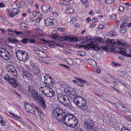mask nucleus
Here are the masks:
<instances>
[{"instance_id": "1", "label": "nucleus", "mask_w": 131, "mask_h": 131, "mask_svg": "<svg viewBox=\"0 0 131 131\" xmlns=\"http://www.w3.org/2000/svg\"><path fill=\"white\" fill-rule=\"evenodd\" d=\"M73 102L80 109L86 112L89 110V107L86 100L80 96H77L74 99Z\"/></svg>"}, {"instance_id": "2", "label": "nucleus", "mask_w": 131, "mask_h": 131, "mask_svg": "<svg viewBox=\"0 0 131 131\" xmlns=\"http://www.w3.org/2000/svg\"><path fill=\"white\" fill-rule=\"evenodd\" d=\"M64 111L60 107L55 108L52 111V115L53 117H55L59 123H62V118L65 115Z\"/></svg>"}, {"instance_id": "3", "label": "nucleus", "mask_w": 131, "mask_h": 131, "mask_svg": "<svg viewBox=\"0 0 131 131\" xmlns=\"http://www.w3.org/2000/svg\"><path fill=\"white\" fill-rule=\"evenodd\" d=\"M16 54L18 59L19 61L24 62L26 61L29 59V57L27 52L24 51L17 50L16 52Z\"/></svg>"}, {"instance_id": "4", "label": "nucleus", "mask_w": 131, "mask_h": 131, "mask_svg": "<svg viewBox=\"0 0 131 131\" xmlns=\"http://www.w3.org/2000/svg\"><path fill=\"white\" fill-rule=\"evenodd\" d=\"M4 79L13 88H16L18 86V83L17 80L14 79L8 74H6L5 75Z\"/></svg>"}, {"instance_id": "5", "label": "nucleus", "mask_w": 131, "mask_h": 131, "mask_svg": "<svg viewBox=\"0 0 131 131\" xmlns=\"http://www.w3.org/2000/svg\"><path fill=\"white\" fill-rule=\"evenodd\" d=\"M22 72L21 74L24 79L31 80V82L32 83V84H35L36 83V82H34V81L32 80L33 77L32 75L29 72L26 71L24 68L22 67Z\"/></svg>"}, {"instance_id": "6", "label": "nucleus", "mask_w": 131, "mask_h": 131, "mask_svg": "<svg viewBox=\"0 0 131 131\" xmlns=\"http://www.w3.org/2000/svg\"><path fill=\"white\" fill-rule=\"evenodd\" d=\"M44 78V82L46 85L48 86L53 85L55 84L54 79L49 74H47L43 76Z\"/></svg>"}, {"instance_id": "7", "label": "nucleus", "mask_w": 131, "mask_h": 131, "mask_svg": "<svg viewBox=\"0 0 131 131\" xmlns=\"http://www.w3.org/2000/svg\"><path fill=\"white\" fill-rule=\"evenodd\" d=\"M59 40L64 41H67L71 42H76L78 41H80L81 39L78 37H70L68 36L66 37H60Z\"/></svg>"}, {"instance_id": "8", "label": "nucleus", "mask_w": 131, "mask_h": 131, "mask_svg": "<svg viewBox=\"0 0 131 131\" xmlns=\"http://www.w3.org/2000/svg\"><path fill=\"white\" fill-rule=\"evenodd\" d=\"M10 55L8 52L5 49L0 48V57L6 60H8L10 58Z\"/></svg>"}, {"instance_id": "9", "label": "nucleus", "mask_w": 131, "mask_h": 131, "mask_svg": "<svg viewBox=\"0 0 131 131\" xmlns=\"http://www.w3.org/2000/svg\"><path fill=\"white\" fill-rule=\"evenodd\" d=\"M85 49L87 50H99L100 48L95 42L88 43L85 47Z\"/></svg>"}, {"instance_id": "10", "label": "nucleus", "mask_w": 131, "mask_h": 131, "mask_svg": "<svg viewBox=\"0 0 131 131\" xmlns=\"http://www.w3.org/2000/svg\"><path fill=\"white\" fill-rule=\"evenodd\" d=\"M6 69L10 74L13 76L17 75V71L14 66L10 64L8 65Z\"/></svg>"}, {"instance_id": "11", "label": "nucleus", "mask_w": 131, "mask_h": 131, "mask_svg": "<svg viewBox=\"0 0 131 131\" xmlns=\"http://www.w3.org/2000/svg\"><path fill=\"white\" fill-rule=\"evenodd\" d=\"M25 110L32 114H34L35 113V111L34 108L32 105L27 102H26L24 104Z\"/></svg>"}, {"instance_id": "12", "label": "nucleus", "mask_w": 131, "mask_h": 131, "mask_svg": "<svg viewBox=\"0 0 131 131\" xmlns=\"http://www.w3.org/2000/svg\"><path fill=\"white\" fill-rule=\"evenodd\" d=\"M84 127L86 128L89 129L91 130L93 129L94 125L93 122L90 119H88L85 121L84 123Z\"/></svg>"}, {"instance_id": "13", "label": "nucleus", "mask_w": 131, "mask_h": 131, "mask_svg": "<svg viewBox=\"0 0 131 131\" xmlns=\"http://www.w3.org/2000/svg\"><path fill=\"white\" fill-rule=\"evenodd\" d=\"M74 117H75L73 115H71L70 114H68L67 115V114L65 113V115L62 118V123H64L66 125H67V122H66V119H69L70 118L72 119Z\"/></svg>"}, {"instance_id": "14", "label": "nucleus", "mask_w": 131, "mask_h": 131, "mask_svg": "<svg viewBox=\"0 0 131 131\" xmlns=\"http://www.w3.org/2000/svg\"><path fill=\"white\" fill-rule=\"evenodd\" d=\"M18 10L17 8H14L11 11L8 13V15L11 18L13 17L19 13Z\"/></svg>"}, {"instance_id": "15", "label": "nucleus", "mask_w": 131, "mask_h": 131, "mask_svg": "<svg viewBox=\"0 0 131 131\" xmlns=\"http://www.w3.org/2000/svg\"><path fill=\"white\" fill-rule=\"evenodd\" d=\"M54 20L47 18L45 20V24L46 26H49L51 25H55Z\"/></svg>"}, {"instance_id": "16", "label": "nucleus", "mask_w": 131, "mask_h": 131, "mask_svg": "<svg viewBox=\"0 0 131 131\" xmlns=\"http://www.w3.org/2000/svg\"><path fill=\"white\" fill-rule=\"evenodd\" d=\"M32 71L36 75L39 73L40 72V70L39 68L37 66L35 65L32 66Z\"/></svg>"}, {"instance_id": "17", "label": "nucleus", "mask_w": 131, "mask_h": 131, "mask_svg": "<svg viewBox=\"0 0 131 131\" xmlns=\"http://www.w3.org/2000/svg\"><path fill=\"white\" fill-rule=\"evenodd\" d=\"M35 99V100L38 101V103L43 99V97H42L40 96H39L38 93L36 91H34V94L33 95Z\"/></svg>"}, {"instance_id": "18", "label": "nucleus", "mask_w": 131, "mask_h": 131, "mask_svg": "<svg viewBox=\"0 0 131 131\" xmlns=\"http://www.w3.org/2000/svg\"><path fill=\"white\" fill-rule=\"evenodd\" d=\"M43 42L45 43H48V46L51 48H53L54 46L55 42L53 41H47L44 39H42L41 40Z\"/></svg>"}, {"instance_id": "19", "label": "nucleus", "mask_w": 131, "mask_h": 131, "mask_svg": "<svg viewBox=\"0 0 131 131\" xmlns=\"http://www.w3.org/2000/svg\"><path fill=\"white\" fill-rule=\"evenodd\" d=\"M68 120V122H67V125L72 123H76L78 124V121L77 119L75 117H74L72 119H66V120Z\"/></svg>"}, {"instance_id": "20", "label": "nucleus", "mask_w": 131, "mask_h": 131, "mask_svg": "<svg viewBox=\"0 0 131 131\" xmlns=\"http://www.w3.org/2000/svg\"><path fill=\"white\" fill-rule=\"evenodd\" d=\"M10 114L11 115L14 117L15 118H17L18 120L21 123L24 125H26V124L25 122L22 120H21V118L18 116V115L15 114L14 113H10Z\"/></svg>"}, {"instance_id": "21", "label": "nucleus", "mask_w": 131, "mask_h": 131, "mask_svg": "<svg viewBox=\"0 0 131 131\" xmlns=\"http://www.w3.org/2000/svg\"><path fill=\"white\" fill-rule=\"evenodd\" d=\"M50 93H52L53 95H54V92L53 91L52 89H50L49 88H46L43 92L42 93V94H49Z\"/></svg>"}, {"instance_id": "22", "label": "nucleus", "mask_w": 131, "mask_h": 131, "mask_svg": "<svg viewBox=\"0 0 131 131\" xmlns=\"http://www.w3.org/2000/svg\"><path fill=\"white\" fill-rule=\"evenodd\" d=\"M38 103H39L40 106H41L44 109L46 108L47 106L46 105V102L45 101L44 99Z\"/></svg>"}, {"instance_id": "23", "label": "nucleus", "mask_w": 131, "mask_h": 131, "mask_svg": "<svg viewBox=\"0 0 131 131\" xmlns=\"http://www.w3.org/2000/svg\"><path fill=\"white\" fill-rule=\"evenodd\" d=\"M125 50L124 49H121L119 53L127 57H131V54H129L125 52L124 51Z\"/></svg>"}, {"instance_id": "24", "label": "nucleus", "mask_w": 131, "mask_h": 131, "mask_svg": "<svg viewBox=\"0 0 131 131\" xmlns=\"http://www.w3.org/2000/svg\"><path fill=\"white\" fill-rule=\"evenodd\" d=\"M68 92L70 94L69 96L72 97L73 95H74L75 94V92L74 90L70 88V89L68 91Z\"/></svg>"}, {"instance_id": "25", "label": "nucleus", "mask_w": 131, "mask_h": 131, "mask_svg": "<svg viewBox=\"0 0 131 131\" xmlns=\"http://www.w3.org/2000/svg\"><path fill=\"white\" fill-rule=\"evenodd\" d=\"M8 39L9 41L10 42L15 44L20 43V42L19 41V40H17L14 39L10 38H8Z\"/></svg>"}, {"instance_id": "26", "label": "nucleus", "mask_w": 131, "mask_h": 131, "mask_svg": "<svg viewBox=\"0 0 131 131\" xmlns=\"http://www.w3.org/2000/svg\"><path fill=\"white\" fill-rule=\"evenodd\" d=\"M67 99L65 100L64 102H63L62 104L66 106H68L69 105L70 102L69 99L68 97Z\"/></svg>"}, {"instance_id": "27", "label": "nucleus", "mask_w": 131, "mask_h": 131, "mask_svg": "<svg viewBox=\"0 0 131 131\" xmlns=\"http://www.w3.org/2000/svg\"><path fill=\"white\" fill-rule=\"evenodd\" d=\"M29 39L25 38L19 41L21 42V43H22L24 44H27L29 43Z\"/></svg>"}, {"instance_id": "28", "label": "nucleus", "mask_w": 131, "mask_h": 131, "mask_svg": "<svg viewBox=\"0 0 131 131\" xmlns=\"http://www.w3.org/2000/svg\"><path fill=\"white\" fill-rule=\"evenodd\" d=\"M6 122L4 120V119L2 117H0V124L1 125L4 127L5 126Z\"/></svg>"}, {"instance_id": "29", "label": "nucleus", "mask_w": 131, "mask_h": 131, "mask_svg": "<svg viewBox=\"0 0 131 131\" xmlns=\"http://www.w3.org/2000/svg\"><path fill=\"white\" fill-rule=\"evenodd\" d=\"M39 56L41 57L45 58L46 57L47 55L45 52L40 51Z\"/></svg>"}, {"instance_id": "30", "label": "nucleus", "mask_w": 131, "mask_h": 131, "mask_svg": "<svg viewBox=\"0 0 131 131\" xmlns=\"http://www.w3.org/2000/svg\"><path fill=\"white\" fill-rule=\"evenodd\" d=\"M41 9L42 10L43 12L44 13H47V5H42Z\"/></svg>"}, {"instance_id": "31", "label": "nucleus", "mask_w": 131, "mask_h": 131, "mask_svg": "<svg viewBox=\"0 0 131 131\" xmlns=\"http://www.w3.org/2000/svg\"><path fill=\"white\" fill-rule=\"evenodd\" d=\"M33 15L34 16L36 17L38 16H41L40 17H42V16L39 12H37L36 11H34L33 13Z\"/></svg>"}, {"instance_id": "32", "label": "nucleus", "mask_w": 131, "mask_h": 131, "mask_svg": "<svg viewBox=\"0 0 131 131\" xmlns=\"http://www.w3.org/2000/svg\"><path fill=\"white\" fill-rule=\"evenodd\" d=\"M116 42L119 45H125L126 44L125 41L123 40H119L118 39Z\"/></svg>"}, {"instance_id": "33", "label": "nucleus", "mask_w": 131, "mask_h": 131, "mask_svg": "<svg viewBox=\"0 0 131 131\" xmlns=\"http://www.w3.org/2000/svg\"><path fill=\"white\" fill-rule=\"evenodd\" d=\"M81 1L85 6V7H87L89 6V4L88 3V1L87 0H81Z\"/></svg>"}, {"instance_id": "34", "label": "nucleus", "mask_w": 131, "mask_h": 131, "mask_svg": "<svg viewBox=\"0 0 131 131\" xmlns=\"http://www.w3.org/2000/svg\"><path fill=\"white\" fill-rule=\"evenodd\" d=\"M77 54L78 55L81 56H83L85 54V52L83 51H78Z\"/></svg>"}, {"instance_id": "35", "label": "nucleus", "mask_w": 131, "mask_h": 131, "mask_svg": "<svg viewBox=\"0 0 131 131\" xmlns=\"http://www.w3.org/2000/svg\"><path fill=\"white\" fill-rule=\"evenodd\" d=\"M67 12H69V14H72L74 11L73 9L72 8H68L67 9Z\"/></svg>"}, {"instance_id": "36", "label": "nucleus", "mask_w": 131, "mask_h": 131, "mask_svg": "<svg viewBox=\"0 0 131 131\" xmlns=\"http://www.w3.org/2000/svg\"><path fill=\"white\" fill-rule=\"evenodd\" d=\"M28 90L30 92H32V93L34 92V91H35L34 90L33 88L31 86L29 85L28 86Z\"/></svg>"}, {"instance_id": "37", "label": "nucleus", "mask_w": 131, "mask_h": 131, "mask_svg": "<svg viewBox=\"0 0 131 131\" xmlns=\"http://www.w3.org/2000/svg\"><path fill=\"white\" fill-rule=\"evenodd\" d=\"M43 94V95L44 96H46L47 97H51L54 95H53V94L51 93H50L49 94Z\"/></svg>"}, {"instance_id": "38", "label": "nucleus", "mask_w": 131, "mask_h": 131, "mask_svg": "<svg viewBox=\"0 0 131 131\" xmlns=\"http://www.w3.org/2000/svg\"><path fill=\"white\" fill-rule=\"evenodd\" d=\"M14 33H15L17 36H19L20 35H21L23 34V33L21 31H16V30H14Z\"/></svg>"}, {"instance_id": "39", "label": "nucleus", "mask_w": 131, "mask_h": 131, "mask_svg": "<svg viewBox=\"0 0 131 131\" xmlns=\"http://www.w3.org/2000/svg\"><path fill=\"white\" fill-rule=\"evenodd\" d=\"M78 124H76V123H71L70 124H69V125L68 124L67 125L68 126H69V127H75Z\"/></svg>"}, {"instance_id": "40", "label": "nucleus", "mask_w": 131, "mask_h": 131, "mask_svg": "<svg viewBox=\"0 0 131 131\" xmlns=\"http://www.w3.org/2000/svg\"><path fill=\"white\" fill-rule=\"evenodd\" d=\"M76 20V18L74 17L72 18L70 21V23L71 24H72Z\"/></svg>"}, {"instance_id": "41", "label": "nucleus", "mask_w": 131, "mask_h": 131, "mask_svg": "<svg viewBox=\"0 0 131 131\" xmlns=\"http://www.w3.org/2000/svg\"><path fill=\"white\" fill-rule=\"evenodd\" d=\"M20 24L21 25V27L23 28H27L26 26L27 24L26 23H21Z\"/></svg>"}, {"instance_id": "42", "label": "nucleus", "mask_w": 131, "mask_h": 131, "mask_svg": "<svg viewBox=\"0 0 131 131\" xmlns=\"http://www.w3.org/2000/svg\"><path fill=\"white\" fill-rule=\"evenodd\" d=\"M127 30L125 28H123L121 29V32L122 34H124L125 33Z\"/></svg>"}, {"instance_id": "43", "label": "nucleus", "mask_w": 131, "mask_h": 131, "mask_svg": "<svg viewBox=\"0 0 131 131\" xmlns=\"http://www.w3.org/2000/svg\"><path fill=\"white\" fill-rule=\"evenodd\" d=\"M111 18L112 20H115L116 18V15L112 14L111 16Z\"/></svg>"}, {"instance_id": "44", "label": "nucleus", "mask_w": 131, "mask_h": 131, "mask_svg": "<svg viewBox=\"0 0 131 131\" xmlns=\"http://www.w3.org/2000/svg\"><path fill=\"white\" fill-rule=\"evenodd\" d=\"M62 95L58 97V99L59 101L61 103H62L63 101L62 100Z\"/></svg>"}, {"instance_id": "45", "label": "nucleus", "mask_w": 131, "mask_h": 131, "mask_svg": "<svg viewBox=\"0 0 131 131\" xmlns=\"http://www.w3.org/2000/svg\"><path fill=\"white\" fill-rule=\"evenodd\" d=\"M101 48L103 50H105L107 51L108 50V47L106 46H101Z\"/></svg>"}, {"instance_id": "46", "label": "nucleus", "mask_w": 131, "mask_h": 131, "mask_svg": "<svg viewBox=\"0 0 131 131\" xmlns=\"http://www.w3.org/2000/svg\"><path fill=\"white\" fill-rule=\"evenodd\" d=\"M35 108L36 110L38 112V114H40L42 112L41 110L40 109H39L38 107L37 106H35Z\"/></svg>"}, {"instance_id": "47", "label": "nucleus", "mask_w": 131, "mask_h": 131, "mask_svg": "<svg viewBox=\"0 0 131 131\" xmlns=\"http://www.w3.org/2000/svg\"><path fill=\"white\" fill-rule=\"evenodd\" d=\"M42 17L38 16V18L36 20V22L37 23H39L40 20L41 19Z\"/></svg>"}, {"instance_id": "48", "label": "nucleus", "mask_w": 131, "mask_h": 131, "mask_svg": "<svg viewBox=\"0 0 131 131\" xmlns=\"http://www.w3.org/2000/svg\"><path fill=\"white\" fill-rule=\"evenodd\" d=\"M118 10L119 11L122 12L124 10V8L122 6H121L119 7Z\"/></svg>"}, {"instance_id": "49", "label": "nucleus", "mask_w": 131, "mask_h": 131, "mask_svg": "<svg viewBox=\"0 0 131 131\" xmlns=\"http://www.w3.org/2000/svg\"><path fill=\"white\" fill-rule=\"evenodd\" d=\"M114 0H106V2L107 4H111L114 1Z\"/></svg>"}, {"instance_id": "50", "label": "nucleus", "mask_w": 131, "mask_h": 131, "mask_svg": "<svg viewBox=\"0 0 131 131\" xmlns=\"http://www.w3.org/2000/svg\"><path fill=\"white\" fill-rule=\"evenodd\" d=\"M46 87H40L39 89V90H40L41 92V93L42 94L43 93V92L45 90Z\"/></svg>"}, {"instance_id": "51", "label": "nucleus", "mask_w": 131, "mask_h": 131, "mask_svg": "<svg viewBox=\"0 0 131 131\" xmlns=\"http://www.w3.org/2000/svg\"><path fill=\"white\" fill-rule=\"evenodd\" d=\"M111 44H112L115 45L116 44V41L115 39H111Z\"/></svg>"}, {"instance_id": "52", "label": "nucleus", "mask_w": 131, "mask_h": 131, "mask_svg": "<svg viewBox=\"0 0 131 131\" xmlns=\"http://www.w3.org/2000/svg\"><path fill=\"white\" fill-rule=\"evenodd\" d=\"M6 5L2 2L0 3V7H5Z\"/></svg>"}, {"instance_id": "53", "label": "nucleus", "mask_w": 131, "mask_h": 131, "mask_svg": "<svg viewBox=\"0 0 131 131\" xmlns=\"http://www.w3.org/2000/svg\"><path fill=\"white\" fill-rule=\"evenodd\" d=\"M29 43L30 42L31 43H35V41L34 39H29Z\"/></svg>"}, {"instance_id": "54", "label": "nucleus", "mask_w": 131, "mask_h": 131, "mask_svg": "<svg viewBox=\"0 0 131 131\" xmlns=\"http://www.w3.org/2000/svg\"><path fill=\"white\" fill-rule=\"evenodd\" d=\"M77 85L81 87H83L84 86V85L83 84H82L81 82H78V83L77 84Z\"/></svg>"}, {"instance_id": "55", "label": "nucleus", "mask_w": 131, "mask_h": 131, "mask_svg": "<svg viewBox=\"0 0 131 131\" xmlns=\"http://www.w3.org/2000/svg\"><path fill=\"white\" fill-rule=\"evenodd\" d=\"M129 130L128 128H126L125 127H123L121 129L120 131H125Z\"/></svg>"}, {"instance_id": "56", "label": "nucleus", "mask_w": 131, "mask_h": 131, "mask_svg": "<svg viewBox=\"0 0 131 131\" xmlns=\"http://www.w3.org/2000/svg\"><path fill=\"white\" fill-rule=\"evenodd\" d=\"M112 64H113V65H114L115 66H120L121 65V64H120L117 63L113 62H112Z\"/></svg>"}, {"instance_id": "57", "label": "nucleus", "mask_w": 131, "mask_h": 131, "mask_svg": "<svg viewBox=\"0 0 131 131\" xmlns=\"http://www.w3.org/2000/svg\"><path fill=\"white\" fill-rule=\"evenodd\" d=\"M59 65H60V66H63V67H65L66 68H67L68 69H69L70 68H69V66H67V65H64V64H59Z\"/></svg>"}, {"instance_id": "58", "label": "nucleus", "mask_w": 131, "mask_h": 131, "mask_svg": "<svg viewBox=\"0 0 131 131\" xmlns=\"http://www.w3.org/2000/svg\"><path fill=\"white\" fill-rule=\"evenodd\" d=\"M80 82L82 84H83V83H86L87 82V81L86 80H84L82 78H81Z\"/></svg>"}, {"instance_id": "59", "label": "nucleus", "mask_w": 131, "mask_h": 131, "mask_svg": "<svg viewBox=\"0 0 131 131\" xmlns=\"http://www.w3.org/2000/svg\"><path fill=\"white\" fill-rule=\"evenodd\" d=\"M40 50H36L35 51V53L36 54L39 56V54Z\"/></svg>"}, {"instance_id": "60", "label": "nucleus", "mask_w": 131, "mask_h": 131, "mask_svg": "<svg viewBox=\"0 0 131 131\" xmlns=\"http://www.w3.org/2000/svg\"><path fill=\"white\" fill-rule=\"evenodd\" d=\"M62 100L63 101V102H64L65 100L67 99L68 97L66 95H62Z\"/></svg>"}, {"instance_id": "61", "label": "nucleus", "mask_w": 131, "mask_h": 131, "mask_svg": "<svg viewBox=\"0 0 131 131\" xmlns=\"http://www.w3.org/2000/svg\"><path fill=\"white\" fill-rule=\"evenodd\" d=\"M16 5L19 8H20L21 7V4L19 2H17L16 4Z\"/></svg>"}, {"instance_id": "62", "label": "nucleus", "mask_w": 131, "mask_h": 131, "mask_svg": "<svg viewBox=\"0 0 131 131\" xmlns=\"http://www.w3.org/2000/svg\"><path fill=\"white\" fill-rule=\"evenodd\" d=\"M47 13L50 11V7L49 6H47Z\"/></svg>"}, {"instance_id": "63", "label": "nucleus", "mask_w": 131, "mask_h": 131, "mask_svg": "<svg viewBox=\"0 0 131 131\" xmlns=\"http://www.w3.org/2000/svg\"><path fill=\"white\" fill-rule=\"evenodd\" d=\"M99 28H100V29H102L104 28V26L102 24L100 25L99 26Z\"/></svg>"}, {"instance_id": "64", "label": "nucleus", "mask_w": 131, "mask_h": 131, "mask_svg": "<svg viewBox=\"0 0 131 131\" xmlns=\"http://www.w3.org/2000/svg\"><path fill=\"white\" fill-rule=\"evenodd\" d=\"M109 34L113 36H115L116 34H114L113 32L111 31L109 32Z\"/></svg>"}]
</instances>
